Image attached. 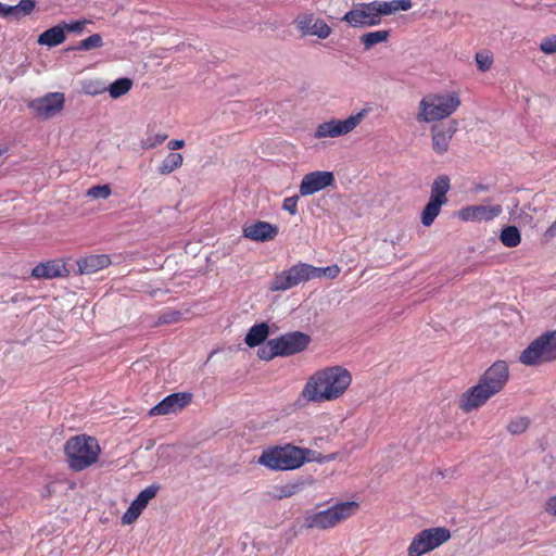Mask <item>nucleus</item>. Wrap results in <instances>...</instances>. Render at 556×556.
<instances>
[{
	"instance_id": "1",
	"label": "nucleus",
	"mask_w": 556,
	"mask_h": 556,
	"mask_svg": "<svg viewBox=\"0 0 556 556\" xmlns=\"http://www.w3.org/2000/svg\"><path fill=\"white\" fill-rule=\"evenodd\" d=\"M352 383L351 372L342 366H329L308 377L300 393L307 403H325L340 399Z\"/></svg>"
},
{
	"instance_id": "2",
	"label": "nucleus",
	"mask_w": 556,
	"mask_h": 556,
	"mask_svg": "<svg viewBox=\"0 0 556 556\" xmlns=\"http://www.w3.org/2000/svg\"><path fill=\"white\" fill-rule=\"evenodd\" d=\"M509 376V367L505 361L494 362L475 386L462 393L458 401L459 409L468 414L482 407L491 397L504 390Z\"/></svg>"
},
{
	"instance_id": "3",
	"label": "nucleus",
	"mask_w": 556,
	"mask_h": 556,
	"mask_svg": "<svg viewBox=\"0 0 556 556\" xmlns=\"http://www.w3.org/2000/svg\"><path fill=\"white\" fill-rule=\"evenodd\" d=\"M410 0H392V1H371L362 2L348 11L342 21L346 22L351 27L363 28L377 26L381 23L383 15H390L397 11H407L412 8Z\"/></svg>"
},
{
	"instance_id": "4",
	"label": "nucleus",
	"mask_w": 556,
	"mask_h": 556,
	"mask_svg": "<svg viewBox=\"0 0 556 556\" xmlns=\"http://www.w3.org/2000/svg\"><path fill=\"white\" fill-rule=\"evenodd\" d=\"M64 455L70 469L83 471L98 463L101 447L94 437L77 434L65 442Z\"/></svg>"
},
{
	"instance_id": "5",
	"label": "nucleus",
	"mask_w": 556,
	"mask_h": 556,
	"mask_svg": "<svg viewBox=\"0 0 556 556\" xmlns=\"http://www.w3.org/2000/svg\"><path fill=\"white\" fill-rule=\"evenodd\" d=\"M460 103L457 92L429 93L420 100L416 118L420 123L442 121L456 112Z\"/></svg>"
},
{
	"instance_id": "6",
	"label": "nucleus",
	"mask_w": 556,
	"mask_h": 556,
	"mask_svg": "<svg viewBox=\"0 0 556 556\" xmlns=\"http://www.w3.org/2000/svg\"><path fill=\"white\" fill-rule=\"evenodd\" d=\"M306 460L304 448L286 444L264 450L257 463L271 470H293L300 468Z\"/></svg>"
},
{
	"instance_id": "7",
	"label": "nucleus",
	"mask_w": 556,
	"mask_h": 556,
	"mask_svg": "<svg viewBox=\"0 0 556 556\" xmlns=\"http://www.w3.org/2000/svg\"><path fill=\"white\" fill-rule=\"evenodd\" d=\"M358 509L359 504L355 501L340 502L327 509L307 514L304 518V527L319 530L331 529L355 515Z\"/></svg>"
},
{
	"instance_id": "8",
	"label": "nucleus",
	"mask_w": 556,
	"mask_h": 556,
	"mask_svg": "<svg viewBox=\"0 0 556 556\" xmlns=\"http://www.w3.org/2000/svg\"><path fill=\"white\" fill-rule=\"evenodd\" d=\"M525 366H540L556 361V329L535 338L519 355Z\"/></svg>"
},
{
	"instance_id": "9",
	"label": "nucleus",
	"mask_w": 556,
	"mask_h": 556,
	"mask_svg": "<svg viewBox=\"0 0 556 556\" xmlns=\"http://www.w3.org/2000/svg\"><path fill=\"white\" fill-rule=\"evenodd\" d=\"M451 539L445 527H432L415 534L407 547V556H424L443 545Z\"/></svg>"
},
{
	"instance_id": "10",
	"label": "nucleus",
	"mask_w": 556,
	"mask_h": 556,
	"mask_svg": "<svg viewBox=\"0 0 556 556\" xmlns=\"http://www.w3.org/2000/svg\"><path fill=\"white\" fill-rule=\"evenodd\" d=\"M451 189V180L446 175L438 176L432 185L430 198L420 214L421 224L425 227H430L435 218L439 216L441 208L448 201L447 192Z\"/></svg>"
},
{
	"instance_id": "11",
	"label": "nucleus",
	"mask_w": 556,
	"mask_h": 556,
	"mask_svg": "<svg viewBox=\"0 0 556 556\" xmlns=\"http://www.w3.org/2000/svg\"><path fill=\"white\" fill-rule=\"evenodd\" d=\"M311 264L299 262L289 269L276 274L270 282L269 290L274 292L287 291L311 280Z\"/></svg>"
},
{
	"instance_id": "12",
	"label": "nucleus",
	"mask_w": 556,
	"mask_h": 556,
	"mask_svg": "<svg viewBox=\"0 0 556 556\" xmlns=\"http://www.w3.org/2000/svg\"><path fill=\"white\" fill-rule=\"evenodd\" d=\"M367 111L362 110L356 114L350 115L346 119H330L317 126L314 137L316 139L337 138L353 131L364 119Z\"/></svg>"
},
{
	"instance_id": "13",
	"label": "nucleus",
	"mask_w": 556,
	"mask_h": 556,
	"mask_svg": "<svg viewBox=\"0 0 556 556\" xmlns=\"http://www.w3.org/2000/svg\"><path fill=\"white\" fill-rule=\"evenodd\" d=\"M274 342L279 356L286 357L305 351L311 343V337L302 331H291L275 338Z\"/></svg>"
},
{
	"instance_id": "14",
	"label": "nucleus",
	"mask_w": 556,
	"mask_h": 556,
	"mask_svg": "<svg viewBox=\"0 0 556 556\" xmlns=\"http://www.w3.org/2000/svg\"><path fill=\"white\" fill-rule=\"evenodd\" d=\"M64 101L63 93L50 92L42 98L33 100L29 103V108L38 118L48 119L63 110Z\"/></svg>"
},
{
	"instance_id": "15",
	"label": "nucleus",
	"mask_w": 556,
	"mask_h": 556,
	"mask_svg": "<svg viewBox=\"0 0 556 556\" xmlns=\"http://www.w3.org/2000/svg\"><path fill=\"white\" fill-rule=\"evenodd\" d=\"M334 175L328 170H315L303 176L299 187L302 197L312 195L334 184Z\"/></svg>"
},
{
	"instance_id": "16",
	"label": "nucleus",
	"mask_w": 556,
	"mask_h": 556,
	"mask_svg": "<svg viewBox=\"0 0 556 556\" xmlns=\"http://www.w3.org/2000/svg\"><path fill=\"white\" fill-rule=\"evenodd\" d=\"M294 24L302 36H316L319 39H326L330 36L331 27L321 18H315L314 14L299 15Z\"/></svg>"
},
{
	"instance_id": "17",
	"label": "nucleus",
	"mask_w": 556,
	"mask_h": 556,
	"mask_svg": "<svg viewBox=\"0 0 556 556\" xmlns=\"http://www.w3.org/2000/svg\"><path fill=\"white\" fill-rule=\"evenodd\" d=\"M191 393L188 392L172 393L153 406L149 415L159 416L178 413L191 402Z\"/></svg>"
},
{
	"instance_id": "18",
	"label": "nucleus",
	"mask_w": 556,
	"mask_h": 556,
	"mask_svg": "<svg viewBox=\"0 0 556 556\" xmlns=\"http://www.w3.org/2000/svg\"><path fill=\"white\" fill-rule=\"evenodd\" d=\"M457 128L458 123L456 119H451L446 126L435 125L431 127V144L432 150L437 154H444L448 150L450 142Z\"/></svg>"
},
{
	"instance_id": "19",
	"label": "nucleus",
	"mask_w": 556,
	"mask_h": 556,
	"mask_svg": "<svg viewBox=\"0 0 556 556\" xmlns=\"http://www.w3.org/2000/svg\"><path fill=\"white\" fill-rule=\"evenodd\" d=\"M70 274L71 270L62 258L39 263L31 270V277L35 279L64 278Z\"/></svg>"
},
{
	"instance_id": "20",
	"label": "nucleus",
	"mask_w": 556,
	"mask_h": 556,
	"mask_svg": "<svg viewBox=\"0 0 556 556\" xmlns=\"http://www.w3.org/2000/svg\"><path fill=\"white\" fill-rule=\"evenodd\" d=\"M502 213L501 205H472L459 211L458 216L465 222L492 220Z\"/></svg>"
},
{
	"instance_id": "21",
	"label": "nucleus",
	"mask_w": 556,
	"mask_h": 556,
	"mask_svg": "<svg viewBox=\"0 0 556 556\" xmlns=\"http://www.w3.org/2000/svg\"><path fill=\"white\" fill-rule=\"evenodd\" d=\"M278 227L268 222L258 220L243 228V236L253 241H269L278 235Z\"/></svg>"
},
{
	"instance_id": "22",
	"label": "nucleus",
	"mask_w": 556,
	"mask_h": 556,
	"mask_svg": "<svg viewBox=\"0 0 556 556\" xmlns=\"http://www.w3.org/2000/svg\"><path fill=\"white\" fill-rule=\"evenodd\" d=\"M78 273L81 275H91L109 267L112 263L106 254H90L76 261Z\"/></svg>"
},
{
	"instance_id": "23",
	"label": "nucleus",
	"mask_w": 556,
	"mask_h": 556,
	"mask_svg": "<svg viewBox=\"0 0 556 556\" xmlns=\"http://www.w3.org/2000/svg\"><path fill=\"white\" fill-rule=\"evenodd\" d=\"M66 39L64 27L58 24L39 35L37 42L42 46L56 47Z\"/></svg>"
},
{
	"instance_id": "24",
	"label": "nucleus",
	"mask_w": 556,
	"mask_h": 556,
	"mask_svg": "<svg viewBox=\"0 0 556 556\" xmlns=\"http://www.w3.org/2000/svg\"><path fill=\"white\" fill-rule=\"evenodd\" d=\"M269 327L266 323H260L252 326L244 338V342L250 348L260 346L268 337Z\"/></svg>"
},
{
	"instance_id": "25",
	"label": "nucleus",
	"mask_w": 556,
	"mask_h": 556,
	"mask_svg": "<svg viewBox=\"0 0 556 556\" xmlns=\"http://www.w3.org/2000/svg\"><path fill=\"white\" fill-rule=\"evenodd\" d=\"M389 29H381L363 34L359 37V41L363 45L364 50H370L374 46L382 42H387L390 38Z\"/></svg>"
},
{
	"instance_id": "26",
	"label": "nucleus",
	"mask_w": 556,
	"mask_h": 556,
	"mask_svg": "<svg viewBox=\"0 0 556 556\" xmlns=\"http://www.w3.org/2000/svg\"><path fill=\"white\" fill-rule=\"evenodd\" d=\"M184 163V156L178 152L168 153L157 167V172L161 175H169L176 169L180 168Z\"/></svg>"
},
{
	"instance_id": "27",
	"label": "nucleus",
	"mask_w": 556,
	"mask_h": 556,
	"mask_svg": "<svg viewBox=\"0 0 556 556\" xmlns=\"http://www.w3.org/2000/svg\"><path fill=\"white\" fill-rule=\"evenodd\" d=\"M501 242L507 248H515L521 242L520 231L515 226H507L502 229Z\"/></svg>"
},
{
	"instance_id": "28",
	"label": "nucleus",
	"mask_w": 556,
	"mask_h": 556,
	"mask_svg": "<svg viewBox=\"0 0 556 556\" xmlns=\"http://www.w3.org/2000/svg\"><path fill=\"white\" fill-rule=\"evenodd\" d=\"M132 87V80L127 77L118 78L113 81L108 91L113 99H117L124 94H126Z\"/></svg>"
},
{
	"instance_id": "29",
	"label": "nucleus",
	"mask_w": 556,
	"mask_h": 556,
	"mask_svg": "<svg viewBox=\"0 0 556 556\" xmlns=\"http://www.w3.org/2000/svg\"><path fill=\"white\" fill-rule=\"evenodd\" d=\"M159 489L160 486L157 484H151L147 486L138 494L132 503L143 510L148 503L156 496Z\"/></svg>"
},
{
	"instance_id": "30",
	"label": "nucleus",
	"mask_w": 556,
	"mask_h": 556,
	"mask_svg": "<svg viewBox=\"0 0 556 556\" xmlns=\"http://www.w3.org/2000/svg\"><path fill=\"white\" fill-rule=\"evenodd\" d=\"M303 488H304V482L303 481H295V482L287 483V484L281 485V486H277L276 488L275 497L277 500H282V498L291 497L294 494H296L300 491H302Z\"/></svg>"
},
{
	"instance_id": "31",
	"label": "nucleus",
	"mask_w": 556,
	"mask_h": 556,
	"mask_svg": "<svg viewBox=\"0 0 556 556\" xmlns=\"http://www.w3.org/2000/svg\"><path fill=\"white\" fill-rule=\"evenodd\" d=\"M103 46V39L100 34H93L88 38L80 40L75 47L70 48V50H78V51H89L92 49H98Z\"/></svg>"
},
{
	"instance_id": "32",
	"label": "nucleus",
	"mask_w": 556,
	"mask_h": 556,
	"mask_svg": "<svg viewBox=\"0 0 556 556\" xmlns=\"http://www.w3.org/2000/svg\"><path fill=\"white\" fill-rule=\"evenodd\" d=\"M340 271V267L337 264L327 267H316L311 265L312 279L323 277L328 279H334L339 276Z\"/></svg>"
},
{
	"instance_id": "33",
	"label": "nucleus",
	"mask_w": 556,
	"mask_h": 556,
	"mask_svg": "<svg viewBox=\"0 0 556 556\" xmlns=\"http://www.w3.org/2000/svg\"><path fill=\"white\" fill-rule=\"evenodd\" d=\"M530 426V419L525 416H519L511 419L507 425V431L510 434H521L527 431Z\"/></svg>"
},
{
	"instance_id": "34",
	"label": "nucleus",
	"mask_w": 556,
	"mask_h": 556,
	"mask_svg": "<svg viewBox=\"0 0 556 556\" xmlns=\"http://www.w3.org/2000/svg\"><path fill=\"white\" fill-rule=\"evenodd\" d=\"M182 313L177 309H165L157 318L156 325H170L177 324L182 320Z\"/></svg>"
},
{
	"instance_id": "35",
	"label": "nucleus",
	"mask_w": 556,
	"mask_h": 556,
	"mask_svg": "<svg viewBox=\"0 0 556 556\" xmlns=\"http://www.w3.org/2000/svg\"><path fill=\"white\" fill-rule=\"evenodd\" d=\"M257 356L262 361H271L276 356H279L278 350L275 349L274 339L268 340L265 344L261 345L257 350Z\"/></svg>"
},
{
	"instance_id": "36",
	"label": "nucleus",
	"mask_w": 556,
	"mask_h": 556,
	"mask_svg": "<svg viewBox=\"0 0 556 556\" xmlns=\"http://www.w3.org/2000/svg\"><path fill=\"white\" fill-rule=\"evenodd\" d=\"M167 137L168 136L166 134L149 135L141 141V148L144 150H152L161 146L167 139Z\"/></svg>"
},
{
	"instance_id": "37",
	"label": "nucleus",
	"mask_w": 556,
	"mask_h": 556,
	"mask_svg": "<svg viewBox=\"0 0 556 556\" xmlns=\"http://www.w3.org/2000/svg\"><path fill=\"white\" fill-rule=\"evenodd\" d=\"M476 63L479 71L486 72L493 64V58L489 52H477Z\"/></svg>"
},
{
	"instance_id": "38",
	"label": "nucleus",
	"mask_w": 556,
	"mask_h": 556,
	"mask_svg": "<svg viewBox=\"0 0 556 556\" xmlns=\"http://www.w3.org/2000/svg\"><path fill=\"white\" fill-rule=\"evenodd\" d=\"M112 191L109 185L93 186L87 192L89 197L94 199H108Z\"/></svg>"
},
{
	"instance_id": "39",
	"label": "nucleus",
	"mask_w": 556,
	"mask_h": 556,
	"mask_svg": "<svg viewBox=\"0 0 556 556\" xmlns=\"http://www.w3.org/2000/svg\"><path fill=\"white\" fill-rule=\"evenodd\" d=\"M540 50L545 54L556 53V35L545 37L540 43Z\"/></svg>"
},
{
	"instance_id": "40",
	"label": "nucleus",
	"mask_w": 556,
	"mask_h": 556,
	"mask_svg": "<svg viewBox=\"0 0 556 556\" xmlns=\"http://www.w3.org/2000/svg\"><path fill=\"white\" fill-rule=\"evenodd\" d=\"M88 23H89V21H87V20H79V21H74L71 23L62 22L61 24L64 27V31L67 30L70 33L80 34Z\"/></svg>"
},
{
	"instance_id": "41",
	"label": "nucleus",
	"mask_w": 556,
	"mask_h": 556,
	"mask_svg": "<svg viewBox=\"0 0 556 556\" xmlns=\"http://www.w3.org/2000/svg\"><path fill=\"white\" fill-rule=\"evenodd\" d=\"M141 511L142 509L131 503L127 511L122 517L123 523H131L140 516Z\"/></svg>"
},
{
	"instance_id": "42",
	"label": "nucleus",
	"mask_w": 556,
	"mask_h": 556,
	"mask_svg": "<svg viewBox=\"0 0 556 556\" xmlns=\"http://www.w3.org/2000/svg\"><path fill=\"white\" fill-rule=\"evenodd\" d=\"M298 202H299V195H292L288 197L282 202V208L287 211L290 215H296L298 214Z\"/></svg>"
},
{
	"instance_id": "43",
	"label": "nucleus",
	"mask_w": 556,
	"mask_h": 556,
	"mask_svg": "<svg viewBox=\"0 0 556 556\" xmlns=\"http://www.w3.org/2000/svg\"><path fill=\"white\" fill-rule=\"evenodd\" d=\"M18 10L21 12L22 17L30 14L36 5L34 0H21L18 3Z\"/></svg>"
},
{
	"instance_id": "44",
	"label": "nucleus",
	"mask_w": 556,
	"mask_h": 556,
	"mask_svg": "<svg viewBox=\"0 0 556 556\" xmlns=\"http://www.w3.org/2000/svg\"><path fill=\"white\" fill-rule=\"evenodd\" d=\"M544 508L547 514L556 516V495L547 498Z\"/></svg>"
},
{
	"instance_id": "45",
	"label": "nucleus",
	"mask_w": 556,
	"mask_h": 556,
	"mask_svg": "<svg viewBox=\"0 0 556 556\" xmlns=\"http://www.w3.org/2000/svg\"><path fill=\"white\" fill-rule=\"evenodd\" d=\"M185 147V140L182 139H172L168 141L167 143V148L170 150V151H177V150H180Z\"/></svg>"
},
{
	"instance_id": "46",
	"label": "nucleus",
	"mask_w": 556,
	"mask_h": 556,
	"mask_svg": "<svg viewBox=\"0 0 556 556\" xmlns=\"http://www.w3.org/2000/svg\"><path fill=\"white\" fill-rule=\"evenodd\" d=\"M9 16H13L15 20H20L22 17L21 12L18 10V4L7 7V17Z\"/></svg>"
},
{
	"instance_id": "47",
	"label": "nucleus",
	"mask_w": 556,
	"mask_h": 556,
	"mask_svg": "<svg viewBox=\"0 0 556 556\" xmlns=\"http://www.w3.org/2000/svg\"><path fill=\"white\" fill-rule=\"evenodd\" d=\"M544 236L546 238H555L556 237V220L546 229Z\"/></svg>"
},
{
	"instance_id": "48",
	"label": "nucleus",
	"mask_w": 556,
	"mask_h": 556,
	"mask_svg": "<svg viewBox=\"0 0 556 556\" xmlns=\"http://www.w3.org/2000/svg\"><path fill=\"white\" fill-rule=\"evenodd\" d=\"M22 300H25V295L20 294V293H16V294H14V295L10 299V302H11V303H17V302H20V301H22Z\"/></svg>"
},
{
	"instance_id": "49",
	"label": "nucleus",
	"mask_w": 556,
	"mask_h": 556,
	"mask_svg": "<svg viewBox=\"0 0 556 556\" xmlns=\"http://www.w3.org/2000/svg\"><path fill=\"white\" fill-rule=\"evenodd\" d=\"M7 4H3L2 2H0V16L2 17H7Z\"/></svg>"
},
{
	"instance_id": "50",
	"label": "nucleus",
	"mask_w": 556,
	"mask_h": 556,
	"mask_svg": "<svg viewBox=\"0 0 556 556\" xmlns=\"http://www.w3.org/2000/svg\"><path fill=\"white\" fill-rule=\"evenodd\" d=\"M7 152V149H0V156Z\"/></svg>"
},
{
	"instance_id": "51",
	"label": "nucleus",
	"mask_w": 556,
	"mask_h": 556,
	"mask_svg": "<svg viewBox=\"0 0 556 556\" xmlns=\"http://www.w3.org/2000/svg\"><path fill=\"white\" fill-rule=\"evenodd\" d=\"M98 92H99L98 90L88 91V93H91V94H97Z\"/></svg>"
}]
</instances>
